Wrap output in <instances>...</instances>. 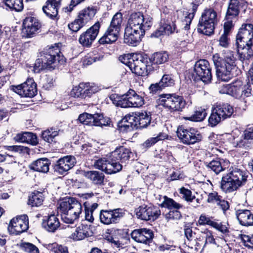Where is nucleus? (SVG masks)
<instances>
[{
    "label": "nucleus",
    "instance_id": "1",
    "mask_svg": "<svg viewBox=\"0 0 253 253\" xmlns=\"http://www.w3.org/2000/svg\"><path fill=\"white\" fill-rule=\"evenodd\" d=\"M133 156L130 150L124 146L117 148L110 153L108 158H102L95 161L94 167L108 174L120 171Z\"/></svg>",
    "mask_w": 253,
    "mask_h": 253
},
{
    "label": "nucleus",
    "instance_id": "2",
    "mask_svg": "<svg viewBox=\"0 0 253 253\" xmlns=\"http://www.w3.org/2000/svg\"><path fill=\"white\" fill-rule=\"evenodd\" d=\"M236 45L240 60H248L253 56V24L242 25L236 36Z\"/></svg>",
    "mask_w": 253,
    "mask_h": 253
},
{
    "label": "nucleus",
    "instance_id": "3",
    "mask_svg": "<svg viewBox=\"0 0 253 253\" xmlns=\"http://www.w3.org/2000/svg\"><path fill=\"white\" fill-rule=\"evenodd\" d=\"M235 60L233 52L230 50L224 52L223 58L219 57L218 54L213 55L216 75L219 80L228 82L233 77V71L236 68Z\"/></svg>",
    "mask_w": 253,
    "mask_h": 253
},
{
    "label": "nucleus",
    "instance_id": "4",
    "mask_svg": "<svg viewBox=\"0 0 253 253\" xmlns=\"http://www.w3.org/2000/svg\"><path fill=\"white\" fill-rule=\"evenodd\" d=\"M65 59L58 45H55L45 49L41 55V58L36 60L33 71L39 73L41 71L48 69L52 70L55 69L57 63H63Z\"/></svg>",
    "mask_w": 253,
    "mask_h": 253
},
{
    "label": "nucleus",
    "instance_id": "5",
    "mask_svg": "<svg viewBox=\"0 0 253 253\" xmlns=\"http://www.w3.org/2000/svg\"><path fill=\"white\" fill-rule=\"evenodd\" d=\"M248 177L249 173L247 171L235 169L223 175L220 182V188L226 193L233 192L245 185Z\"/></svg>",
    "mask_w": 253,
    "mask_h": 253
},
{
    "label": "nucleus",
    "instance_id": "6",
    "mask_svg": "<svg viewBox=\"0 0 253 253\" xmlns=\"http://www.w3.org/2000/svg\"><path fill=\"white\" fill-rule=\"evenodd\" d=\"M60 210L63 213V221L71 224L79 218L82 213V206L75 198H65L60 204Z\"/></svg>",
    "mask_w": 253,
    "mask_h": 253
},
{
    "label": "nucleus",
    "instance_id": "7",
    "mask_svg": "<svg viewBox=\"0 0 253 253\" xmlns=\"http://www.w3.org/2000/svg\"><path fill=\"white\" fill-rule=\"evenodd\" d=\"M217 23L216 12L212 8H206L199 19L197 31L200 33L210 36L213 34Z\"/></svg>",
    "mask_w": 253,
    "mask_h": 253
},
{
    "label": "nucleus",
    "instance_id": "8",
    "mask_svg": "<svg viewBox=\"0 0 253 253\" xmlns=\"http://www.w3.org/2000/svg\"><path fill=\"white\" fill-rule=\"evenodd\" d=\"M123 22V14L118 12L112 17L110 25L98 42L100 44H111L115 42L119 38Z\"/></svg>",
    "mask_w": 253,
    "mask_h": 253
},
{
    "label": "nucleus",
    "instance_id": "9",
    "mask_svg": "<svg viewBox=\"0 0 253 253\" xmlns=\"http://www.w3.org/2000/svg\"><path fill=\"white\" fill-rule=\"evenodd\" d=\"M126 65L133 73L140 76L148 75L154 68L151 66L147 56L141 54L133 55Z\"/></svg>",
    "mask_w": 253,
    "mask_h": 253
},
{
    "label": "nucleus",
    "instance_id": "10",
    "mask_svg": "<svg viewBox=\"0 0 253 253\" xmlns=\"http://www.w3.org/2000/svg\"><path fill=\"white\" fill-rule=\"evenodd\" d=\"M234 112L232 106L227 103H216L212 108L211 113L208 119L209 125L215 126L221 121L230 118Z\"/></svg>",
    "mask_w": 253,
    "mask_h": 253
},
{
    "label": "nucleus",
    "instance_id": "11",
    "mask_svg": "<svg viewBox=\"0 0 253 253\" xmlns=\"http://www.w3.org/2000/svg\"><path fill=\"white\" fill-rule=\"evenodd\" d=\"M153 19L150 15H143L140 12H133L129 16L126 28L133 30L143 31L146 30L153 25Z\"/></svg>",
    "mask_w": 253,
    "mask_h": 253
},
{
    "label": "nucleus",
    "instance_id": "12",
    "mask_svg": "<svg viewBox=\"0 0 253 253\" xmlns=\"http://www.w3.org/2000/svg\"><path fill=\"white\" fill-rule=\"evenodd\" d=\"M176 134L181 142L186 145L199 143L203 139L201 133L197 129L193 127L187 128L182 125L178 126Z\"/></svg>",
    "mask_w": 253,
    "mask_h": 253
},
{
    "label": "nucleus",
    "instance_id": "13",
    "mask_svg": "<svg viewBox=\"0 0 253 253\" xmlns=\"http://www.w3.org/2000/svg\"><path fill=\"white\" fill-rule=\"evenodd\" d=\"M193 77L196 81L209 83L212 80L211 68L207 60H200L194 65Z\"/></svg>",
    "mask_w": 253,
    "mask_h": 253
},
{
    "label": "nucleus",
    "instance_id": "14",
    "mask_svg": "<svg viewBox=\"0 0 253 253\" xmlns=\"http://www.w3.org/2000/svg\"><path fill=\"white\" fill-rule=\"evenodd\" d=\"M125 214V210L123 209H115L110 210H101L99 214L100 222L106 225L118 223Z\"/></svg>",
    "mask_w": 253,
    "mask_h": 253
},
{
    "label": "nucleus",
    "instance_id": "15",
    "mask_svg": "<svg viewBox=\"0 0 253 253\" xmlns=\"http://www.w3.org/2000/svg\"><path fill=\"white\" fill-rule=\"evenodd\" d=\"M157 99L158 105L169 108L173 111H181L184 108L186 102L182 96H159Z\"/></svg>",
    "mask_w": 253,
    "mask_h": 253
},
{
    "label": "nucleus",
    "instance_id": "16",
    "mask_svg": "<svg viewBox=\"0 0 253 253\" xmlns=\"http://www.w3.org/2000/svg\"><path fill=\"white\" fill-rule=\"evenodd\" d=\"M136 215L138 218L143 220L154 221L161 214L159 208L152 205H143L135 210Z\"/></svg>",
    "mask_w": 253,
    "mask_h": 253
},
{
    "label": "nucleus",
    "instance_id": "17",
    "mask_svg": "<svg viewBox=\"0 0 253 253\" xmlns=\"http://www.w3.org/2000/svg\"><path fill=\"white\" fill-rule=\"evenodd\" d=\"M100 27V23L99 21L96 22L80 36L79 43L84 47H90L98 35Z\"/></svg>",
    "mask_w": 253,
    "mask_h": 253
},
{
    "label": "nucleus",
    "instance_id": "18",
    "mask_svg": "<svg viewBox=\"0 0 253 253\" xmlns=\"http://www.w3.org/2000/svg\"><path fill=\"white\" fill-rule=\"evenodd\" d=\"M76 159L74 156L67 155L59 159L53 163L52 167L54 172L61 175L65 174L76 164Z\"/></svg>",
    "mask_w": 253,
    "mask_h": 253
},
{
    "label": "nucleus",
    "instance_id": "19",
    "mask_svg": "<svg viewBox=\"0 0 253 253\" xmlns=\"http://www.w3.org/2000/svg\"><path fill=\"white\" fill-rule=\"evenodd\" d=\"M29 228V220L26 215H22L12 218L8 227L10 234L19 235L26 231Z\"/></svg>",
    "mask_w": 253,
    "mask_h": 253
},
{
    "label": "nucleus",
    "instance_id": "20",
    "mask_svg": "<svg viewBox=\"0 0 253 253\" xmlns=\"http://www.w3.org/2000/svg\"><path fill=\"white\" fill-rule=\"evenodd\" d=\"M145 34L143 31L125 28L124 42L128 45L135 46L140 43Z\"/></svg>",
    "mask_w": 253,
    "mask_h": 253
},
{
    "label": "nucleus",
    "instance_id": "21",
    "mask_svg": "<svg viewBox=\"0 0 253 253\" xmlns=\"http://www.w3.org/2000/svg\"><path fill=\"white\" fill-rule=\"evenodd\" d=\"M176 29V26L174 22L162 18L159 28L152 34V37L159 38L163 35L169 36L173 34Z\"/></svg>",
    "mask_w": 253,
    "mask_h": 253
},
{
    "label": "nucleus",
    "instance_id": "22",
    "mask_svg": "<svg viewBox=\"0 0 253 253\" xmlns=\"http://www.w3.org/2000/svg\"><path fill=\"white\" fill-rule=\"evenodd\" d=\"M100 90V88L94 84L82 83L72 88L70 95H91Z\"/></svg>",
    "mask_w": 253,
    "mask_h": 253
},
{
    "label": "nucleus",
    "instance_id": "23",
    "mask_svg": "<svg viewBox=\"0 0 253 253\" xmlns=\"http://www.w3.org/2000/svg\"><path fill=\"white\" fill-rule=\"evenodd\" d=\"M61 0H47L45 5L42 7L43 12L51 19L58 20V9L61 5Z\"/></svg>",
    "mask_w": 253,
    "mask_h": 253
},
{
    "label": "nucleus",
    "instance_id": "24",
    "mask_svg": "<svg viewBox=\"0 0 253 253\" xmlns=\"http://www.w3.org/2000/svg\"><path fill=\"white\" fill-rule=\"evenodd\" d=\"M131 236L137 242L149 244L153 238L154 234L150 229L140 228L133 230L131 233Z\"/></svg>",
    "mask_w": 253,
    "mask_h": 253
},
{
    "label": "nucleus",
    "instance_id": "25",
    "mask_svg": "<svg viewBox=\"0 0 253 253\" xmlns=\"http://www.w3.org/2000/svg\"><path fill=\"white\" fill-rule=\"evenodd\" d=\"M41 24L36 18L29 16L25 18L23 22V32L26 37H31L41 27Z\"/></svg>",
    "mask_w": 253,
    "mask_h": 253
},
{
    "label": "nucleus",
    "instance_id": "26",
    "mask_svg": "<svg viewBox=\"0 0 253 253\" xmlns=\"http://www.w3.org/2000/svg\"><path fill=\"white\" fill-rule=\"evenodd\" d=\"M135 117L136 129H142L146 127L150 124L151 114L150 112L142 111L133 113Z\"/></svg>",
    "mask_w": 253,
    "mask_h": 253
},
{
    "label": "nucleus",
    "instance_id": "27",
    "mask_svg": "<svg viewBox=\"0 0 253 253\" xmlns=\"http://www.w3.org/2000/svg\"><path fill=\"white\" fill-rule=\"evenodd\" d=\"M135 117L133 113L132 114L126 115L118 123V126L121 131L127 132L131 131L134 129H136L135 125Z\"/></svg>",
    "mask_w": 253,
    "mask_h": 253
},
{
    "label": "nucleus",
    "instance_id": "28",
    "mask_svg": "<svg viewBox=\"0 0 253 253\" xmlns=\"http://www.w3.org/2000/svg\"><path fill=\"white\" fill-rule=\"evenodd\" d=\"M42 226L47 231L54 232L59 227L60 222L55 214H50L44 217Z\"/></svg>",
    "mask_w": 253,
    "mask_h": 253
},
{
    "label": "nucleus",
    "instance_id": "29",
    "mask_svg": "<svg viewBox=\"0 0 253 253\" xmlns=\"http://www.w3.org/2000/svg\"><path fill=\"white\" fill-rule=\"evenodd\" d=\"M89 226L82 224L77 227L75 231L70 236V238L74 241L82 240L90 235Z\"/></svg>",
    "mask_w": 253,
    "mask_h": 253
},
{
    "label": "nucleus",
    "instance_id": "30",
    "mask_svg": "<svg viewBox=\"0 0 253 253\" xmlns=\"http://www.w3.org/2000/svg\"><path fill=\"white\" fill-rule=\"evenodd\" d=\"M97 12L96 6H89L81 10L78 16L85 25L93 19Z\"/></svg>",
    "mask_w": 253,
    "mask_h": 253
},
{
    "label": "nucleus",
    "instance_id": "31",
    "mask_svg": "<svg viewBox=\"0 0 253 253\" xmlns=\"http://www.w3.org/2000/svg\"><path fill=\"white\" fill-rule=\"evenodd\" d=\"M236 214L240 223L243 226L253 225V214L250 210H238Z\"/></svg>",
    "mask_w": 253,
    "mask_h": 253
},
{
    "label": "nucleus",
    "instance_id": "32",
    "mask_svg": "<svg viewBox=\"0 0 253 253\" xmlns=\"http://www.w3.org/2000/svg\"><path fill=\"white\" fill-rule=\"evenodd\" d=\"M18 142L27 143L32 145L38 143V138L36 134L31 132H23L16 134L14 138Z\"/></svg>",
    "mask_w": 253,
    "mask_h": 253
},
{
    "label": "nucleus",
    "instance_id": "33",
    "mask_svg": "<svg viewBox=\"0 0 253 253\" xmlns=\"http://www.w3.org/2000/svg\"><path fill=\"white\" fill-rule=\"evenodd\" d=\"M50 164L47 158H42L33 162L30 165V168L34 171L46 173L49 171Z\"/></svg>",
    "mask_w": 253,
    "mask_h": 253
},
{
    "label": "nucleus",
    "instance_id": "34",
    "mask_svg": "<svg viewBox=\"0 0 253 253\" xmlns=\"http://www.w3.org/2000/svg\"><path fill=\"white\" fill-rule=\"evenodd\" d=\"M239 3L238 0H230L225 16L227 20H232L238 16L240 12Z\"/></svg>",
    "mask_w": 253,
    "mask_h": 253
},
{
    "label": "nucleus",
    "instance_id": "35",
    "mask_svg": "<svg viewBox=\"0 0 253 253\" xmlns=\"http://www.w3.org/2000/svg\"><path fill=\"white\" fill-rule=\"evenodd\" d=\"M85 176L95 185H102L104 184L105 176L102 172L96 170L87 171L85 172Z\"/></svg>",
    "mask_w": 253,
    "mask_h": 253
},
{
    "label": "nucleus",
    "instance_id": "36",
    "mask_svg": "<svg viewBox=\"0 0 253 253\" xmlns=\"http://www.w3.org/2000/svg\"><path fill=\"white\" fill-rule=\"evenodd\" d=\"M151 65L162 64L168 61L169 54L166 51L157 52L148 58Z\"/></svg>",
    "mask_w": 253,
    "mask_h": 253
},
{
    "label": "nucleus",
    "instance_id": "37",
    "mask_svg": "<svg viewBox=\"0 0 253 253\" xmlns=\"http://www.w3.org/2000/svg\"><path fill=\"white\" fill-rule=\"evenodd\" d=\"M125 96H109L113 103L117 106L122 108L130 107L132 106V100L129 98L124 97Z\"/></svg>",
    "mask_w": 253,
    "mask_h": 253
},
{
    "label": "nucleus",
    "instance_id": "38",
    "mask_svg": "<svg viewBox=\"0 0 253 253\" xmlns=\"http://www.w3.org/2000/svg\"><path fill=\"white\" fill-rule=\"evenodd\" d=\"M43 199L42 193L35 191L29 196L28 204L32 207H39L42 204Z\"/></svg>",
    "mask_w": 253,
    "mask_h": 253
},
{
    "label": "nucleus",
    "instance_id": "39",
    "mask_svg": "<svg viewBox=\"0 0 253 253\" xmlns=\"http://www.w3.org/2000/svg\"><path fill=\"white\" fill-rule=\"evenodd\" d=\"M3 3L7 9L21 12L24 8L23 0H3Z\"/></svg>",
    "mask_w": 253,
    "mask_h": 253
},
{
    "label": "nucleus",
    "instance_id": "40",
    "mask_svg": "<svg viewBox=\"0 0 253 253\" xmlns=\"http://www.w3.org/2000/svg\"><path fill=\"white\" fill-rule=\"evenodd\" d=\"M23 85V95H37V84L32 78L28 79Z\"/></svg>",
    "mask_w": 253,
    "mask_h": 253
},
{
    "label": "nucleus",
    "instance_id": "41",
    "mask_svg": "<svg viewBox=\"0 0 253 253\" xmlns=\"http://www.w3.org/2000/svg\"><path fill=\"white\" fill-rule=\"evenodd\" d=\"M204 164L209 170L213 171L216 174H218L224 170L220 160L216 158L211 162H205Z\"/></svg>",
    "mask_w": 253,
    "mask_h": 253
},
{
    "label": "nucleus",
    "instance_id": "42",
    "mask_svg": "<svg viewBox=\"0 0 253 253\" xmlns=\"http://www.w3.org/2000/svg\"><path fill=\"white\" fill-rule=\"evenodd\" d=\"M160 206L162 208H167L170 210L172 209L179 210L182 207V205L166 196L163 197V201Z\"/></svg>",
    "mask_w": 253,
    "mask_h": 253
},
{
    "label": "nucleus",
    "instance_id": "43",
    "mask_svg": "<svg viewBox=\"0 0 253 253\" xmlns=\"http://www.w3.org/2000/svg\"><path fill=\"white\" fill-rule=\"evenodd\" d=\"M240 90L237 86L225 84L221 86L219 89V92L220 94H225L226 95H236L239 93Z\"/></svg>",
    "mask_w": 253,
    "mask_h": 253
},
{
    "label": "nucleus",
    "instance_id": "44",
    "mask_svg": "<svg viewBox=\"0 0 253 253\" xmlns=\"http://www.w3.org/2000/svg\"><path fill=\"white\" fill-rule=\"evenodd\" d=\"M207 113L204 109L199 108L194 112V114L189 117H184L186 120H189L193 122H201L206 117Z\"/></svg>",
    "mask_w": 253,
    "mask_h": 253
},
{
    "label": "nucleus",
    "instance_id": "45",
    "mask_svg": "<svg viewBox=\"0 0 253 253\" xmlns=\"http://www.w3.org/2000/svg\"><path fill=\"white\" fill-rule=\"evenodd\" d=\"M58 135V131L53 130L52 128L43 131L42 134V137L43 140L48 143L55 142V138Z\"/></svg>",
    "mask_w": 253,
    "mask_h": 253
},
{
    "label": "nucleus",
    "instance_id": "46",
    "mask_svg": "<svg viewBox=\"0 0 253 253\" xmlns=\"http://www.w3.org/2000/svg\"><path fill=\"white\" fill-rule=\"evenodd\" d=\"M47 249L53 253H69L67 247L56 243L47 245Z\"/></svg>",
    "mask_w": 253,
    "mask_h": 253
},
{
    "label": "nucleus",
    "instance_id": "47",
    "mask_svg": "<svg viewBox=\"0 0 253 253\" xmlns=\"http://www.w3.org/2000/svg\"><path fill=\"white\" fill-rule=\"evenodd\" d=\"M84 26L85 25L78 16H77V18H76L74 21L69 23L68 25L69 29L73 32H77Z\"/></svg>",
    "mask_w": 253,
    "mask_h": 253
},
{
    "label": "nucleus",
    "instance_id": "48",
    "mask_svg": "<svg viewBox=\"0 0 253 253\" xmlns=\"http://www.w3.org/2000/svg\"><path fill=\"white\" fill-rule=\"evenodd\" d=\"M20 248L23 251L28 253H39V249L30 243H23L20 245Z\"/></svg>",
    "mask_w": 253,
    "mask_h": 253
},
{
    "label": "nucleus",
    "instance_id": "49",
    "mask_svg": "<svg viewBox=\"0 0 253 253\" xmlns=\"http://www.w3.org/2000/svg\"><path fill=\"white\" fill-rule=\"evenodd\" d=\"M249 140H251L250 138L245 137V132H244L242 137L238 140L234 142V143L236 144L235 146L247 149L250 146V142L249 141Z\"/></svg>",
    "mask_w": 253,
    "mask_h": 253
},
{
    "label": "nucleus",
    "instance_id": "50",
    "mask_svg": "<svg viewBox=\"0 0 253 253\" xmlns=\"http://www.w3.org/2000/svg\"><path fill=\"white\" fill-rule=\"evenodd\" d=\"M182 217L181 212L176 209L170 210V211L165 214L166 219L169 221L170 220H179Z\"/></svg>",
    "mask_w": 253,
    "mask_h": 253
},
{
    "label": "nucleus",
    "instance_id": "51",
    "mask_svg": "<svg viewBox=\"0 0 253 253\" xmlns=\"http://www.w3.org/2000/svg\"><path fill=\"white\" fill-rule=\"evenodd\" d=\"M110 121L109 118H105L102 114H96L95 126H107L109 125Z\"/></svg>",
    "mask_w": 253,
    "mask_h": 253
},
{
    "label": "nucleus",
    "instance_id": "52",
    "mask_svg": "<svg viewBox=\"0 0 253 253\" xmlns=\"http://www.w3.org/2000/svg\"><path fill=\"white\" fill-rule=\"evenodd\" d=\"M179 192L183 195V198L187 202H192L193 199H195V196L192 195L191 191L184 187L180 189Z\"/></svg>",
    "mask_w": 253,
    "mask_h": 253
},
{
    "label": "nucleus",
    "instance_id": "53",
    "mask_svg": "<svg viewBox=\"0 0 253 253\" xmlns=\"http://www.w3.org/2000/svg\"><path fill=\"white\" fill-rule=\"evenodd\" d=\"M160 84H162L164 87L171 86L174 84V80L170 75H164L160 81Z\"/></svg>",
    "mask_w": 253,
    "mask_h": 253
},
{
    "label": "nucleus",
    "instance_id": "54",
    "mask_svg": "<svg viewBox=\"0 0 253 253\" xmlns=\"http://www.w3.org/2000/svg\"><path fill=\"white\" fill-rule=\"evenodd\" d=\"M241 239L245 246L249 249H253V234H241Z\"/></svg>",
    "mask_w": 253,
    "mask_h": 253
},
{
    "label": "nucleus",
    "instance_id": "55",
    "mask_svg": "<svg viewBox=\"0 0 253 253\" xmlns=\"http://www.w3.org/2000/svg\"><path fill=\"white\" fill-rule=\"evenodd\" d=\"M164 139L165 136H164L162 134L160 133L156 137H152L146 140L143 143V145L144 147L149 148L155 144L159 140H163Z\"/></svg>",
    "mask_w": 253,
    "mask_h": 253
},
{
    "label": "nucleus",
    "instance_id": "56",
    "mask_svg": "<svg viewBox=\"0 0 253 253\" xmlns=\"http://www.w3.org/2000/svg\"><path fill=\"white\" fill-rule=\"evenodd\" d=\"M130 100H132V107H141L144 104V100L142 96H132L130 97Z\"/></svg>",
    "mask_w": 253,
    "mask_h": 253
},
{
    "label": "nucleus",
    "instance_id": "57",
    "mask_svg": "<svg viewBox=\"0 0 253 253\" xmlns=\"http://www.w3.org/2000/svg\"><path fill=\"white\" fill-rule=\"evenodd\" d=\"M150 92L152 94L160 93L164 89L163 85L160 84V82L156 84H151L149 87Z\"/></svg>",
    "mask_w": 253,
    "mask_h": 253
},
{
    "label": "nucleus",
    "instance_id": "58",
    "mask_svg": "<svg viewBox=\"0 0 253 253\" xmlns=\"http://www.w3.org/2000/svg\"><path fill=\"white\" fill-rule=\"evenodd\" d=\"M228 35L222 34L220 37L218 42L219 45L224 48H228L230 45V39Z\"/></svg>",
    "mask_w": 253,
    "mask_h": 253
},
{
    "label": "nucleus",
    "instance_id": "59",
    "mask_svg": "<svg viewBox=\"0 0 253 253\" xmlns=\"http://www.w3.org/2000/svg\"><path fill=\"white\" fill-rule=\"evenodd\" d=\"M221 197L217 192L214 191L209 193L207 201L209 203L215 204V203L218 202V200Z\"/></svg>",
    "mask_w": 253,
    "mask_h": 253
},
{
    "label": "nucleus",
    "instance_id": "60",
    "mask_svg": "<svg viewBox=\"0 0 253 253\" xmlns=\"http://www.w3.org/2000/svg\"><path fill=\"white\" fill-rule=\"evenodd\" d=\"M7 149L16 152H23L29 153V149L23 146L13 145L7 146Z\"/></svg>",
    "mask_w": 253,
    "mask_h": 253
},
{
    "label": "nucleus",
    "instance_id": "61",
    "mask_svg": "<svg viewBox=\"0 0 253 253\" xmlns=\"http://www.w3.org/2000/svg\"><path fill=\"white\" fill-rule=\"evenodd\" d=\"M84 211H85V219L86 220L90 222H93L94 220V218L92 215V212L91 210H90V208L87 207V203L85 202L84 203Z\"/></svg>",
    "mask_w": 253,
    "mask_h": 253
},
{
    "label": "nucleus",
    "instance_id": "62",
    "mask_svg": "<svg viewBox=\"0 0 253 253\" xmlns=\"http://www.w3.org/2000/svg\"><path fill=\"white\" fill-rule=\"evenodd\" d=\"M212 227H214L217 230L219 231L223 234L229 232V230L225 225H223L221 222L218 223L214 221L211 223Z\"/></svg>",
    "mask_w": 253,
    "mask_h": 253
},
{
    "label": "nucleus",
    "instance_id": "63",
    "mask_svg": "<svg viewBox=\"0 0 253 253\" xmlns=\"http://www.w3.org/2000/svg\"><path fill=\"white\" fill-rule=\"evenodd\" d=\"M84 0H71L70 4L68 6L64 7L63 10L65 12H70L73 10L74 7Z\"/></svg>",
    "mask_w": 253,
    "mask_h": 253
},
{
    "label": "nucleus",
    "instance_id": "64",
    "mask_svg": "<svg viewBox=\"0 0 253 253\" xmlns=\"http://www.w3.org/2000/svg\"><path fill=\"white\" fill-rule=\"evenodd\" d=\"M184 234L186 238L189 241H192L194 238L193 231L189 223H186L184 226Z\"/></svg>",
    "mask_w": 253,
    "mask_h": 253
}]
</instances>
